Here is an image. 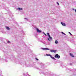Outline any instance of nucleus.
I'll return each mask as SVG.
<instances>
[{
  "mask_svg": "<svg viewBox=\"0 0 76 76\" xmlns=\"http://www.w3.org/2000/svg\"><path fill=\"white\" fill-rule=\"evenodd\" d=\"M55 58H60V56L58 55V54H56L55 55Z\"/></svg>",
  "mask_w": 76,
  "mask_h": 76,
  "instance_id": "nucleus-1",
  "label": "nucleus"
},
{
  "mask_svg": "<svg viewBox=\"0 0 76 76\" xmlns=\"http://www.w3.org/2000/svg\"><path fill=\"white\" fill-rule=\"evenodd\" d=\"M47 35H48L50 41H51L53 39H52V37H50V35L49 34V33H47Z\"/></svg>",
  "mask_w": 76,
  "mask_h": 76,
  "instance_id": "nucleus-2",
  "label": "nucleus"
},
{
  "mask_svg": "<svg viewBox=\"0 0 76 76\" xmlns=\"http://www.w3.org/2000/svg\"><path fill=\"white\" fill-rule=\"evenodd\" d=\"M36 30H37V32L40 33V32H42V31H41V30H39V29H38V28H37Z\"/></svg>",
  "mask_w": 76,
  "mask_h": 76,
  "instance_id": "nucleus-3",
  "label": "nucleus"
},
{
  "mask_svg": "<svg viewBox=\"0 0 76 76\" xmlns=\"http://www.w3.org/2000/svg\"><path fill=\"white\" fill-rule=\"evenodd\" d=\"M50 52H53V53H56L57 50H50Z\"/></svg>",
  "mask_w": 76,
  "mask_h": 76,
  "instance_id": "nucleus-4",
  "label": "nucleus"
},
{
  "mask_svg": "<svg viewBox=\"0 0 76 76\" xmlns=\"http://www.w3.org/2000/svg\"><path fill=\"white\" fill-rule=\"evenodd\" d=\"M70 55L72 57H75V56L73 55V54L72 53H70Z\"/></svg>",
  "mask_w": 76,
  "mask_h": 76,
  "instance_id": "nucleus-5",
  "label": "nucleus"
},
{
  "mask_svg": "<svg viewBox=\"0 0 76 76\" xmlns=\"http://www.w3.org/2000/svg\"><path fill=\"white\" fill-rule=\"evenodd\" d=\"M61 24L63 26H66V24L65 23H62V22L61 23Z\"/></svg>",
  "mask_w": 76,
  "mask_h": 76,
  "instance_id": "nucleus-6",
  "label": "nucleus"
},
{
  "mask_svg": "<svg viewBox=\"0 0 76 76\" xmlns=\"http://www.w3.org/2000/svg\"><path fill=\"white\" fill-rule=\"evenodd\" d=\"M55 43L56 44H58V41H57V40H55Z\"/></svg>",
  "mask_w": 76,
  "mask_h": 76,
  "instance_id": "nucleus-7",
  "label": "nucleus"
},
{
  "mask_svg": "<svg viewBox=\"0 0 76 76\" xmlns=\"http://www.w3.org/2000/svg\"><path fill=\"white\" fill-rule=\"evenodd\" d=\"M6 28L7 30H9V29H10V28H9V27H6Z\"/></svg>",
  "mask_w": 76,
  "mask_h": 76,
  "instance_id": "nucleus-8",
  "label": "nucleus"
},
{
  "mask_svg": "<svg viewBox=\"0 0 76 76\" xmlns=\"http://www.w3.org/2000/svg\"><path fill=\"white\" fill-rule=\"evenodd\" d=\"M50 57L53 59H54V60H56V59H55V58H54L53 57L51 56V55L50 56Z\"/></svg>",
  "mask_w": 76,
  "mask_h": 76,
  "instance_id": "nucleus-9",
  "label": "nucleus"
},
{
  "mask_svg": "<svg viewBox=\"0 0 76 76\" xmlns=\"http://www.w3.org/2000/svg\"><path fill=\"white\" fill-rule=\"evenodd\" d=\"M18 9L20 10H22L23 9L22 8H18Z\"/></svg>",
  "mask_w": 76,
  "mask_h": 76,
  "instance_id": "nucleus-10",
  "label": "nucleus"
},
{
  "mask_svg": "<svg viewBox=\"0 0 76 76\" xmlns=\"http://www.w3.org/2000/svg\"><path fill=\"white\" fill-rule=\"evenodd\" d=\"M46 55L47 56H50V57L51 56V55L48 54H46Z\"/></svg>",
  "mask_w": 76,
  "mask_h": 76,
  "instance_id": "nucleus-11",
  "label": "nucleus"
},
{
  "mask_svg": "<svg viewBox=\"0 0 76 76\" xmlns=\"http://www.w3.org/2000/svg\"><path fill=\"white\" fill-rule=\"evenodd\" d=\"M43 50H49V49L47 48H43Z\"/></svg>",
  "mask_w": 76,
  "mask_h": 76,
  "instance_id": "nucleus-12",
  "label": "nucleus"
},
{
  "mask_svg": "<svg viewBox=\"0 0 76 76\" xmlns=\"http://www.w3.org/2000/svg\"><path fill=\"white\" fill-rule=\"evenodd\" d=\"M62 34H64V35H66V34H65L63 32H61Z\"/></svg>",
  "mask_w": 76,
  "mask_h": 76,
  "instance_id": "nucleus-13",
  "label": "nucleus"
},
{
  "mask_svg": "<svg viewBox=\"0 0 76 76\" xmlns=\"http://www.w3.org/2000/svg\"><path fill=\"white\" fill-rule=\"evenodd\" d=\"M7 42H8V43H10V41H8Z\"/></svg>",
  "mask_w": 76,
  "mask_h": 76,
  "instance_id": "nucleus-14",
  "label": "nucleus"
},
{
  "mask_svg": "<svg viewBox=\"0 0 76 76\" xmlns=\"http://www.w3.org/2000/svg\"><path fill=\"white\" fill-rule=\"evenodd\" d=\"M48 41H50V40L49 38H48Z\"/></svg>",
  "mask_w": 76,
  "mask_h": 76,
  "instance_id": "nucleus-15",
  "label": "nucleus"
},
{
  "mask_svg": "<svg viewBox=\"0 0 76 76\" xmlns=\"http://www.w3.org/2000/svg\"><path fill=\"white\" fill-rule=\"evenodd\" d=\"M43 34H44V35H45L46 36V35H47V34H45V33L43 32Z\"/></svg>",
  "mask_w": 76,
  "mask_h": 76,
  "instance_id": "nucleus-16",
  "label": "nucleus"
},
{
  "mask_svg": "<svg viewBox=\"0 0 76 76\" xmlns=\"http://www.w3.org/2000/svg\"><path fill=\"white\" fill-rule=\"evenodd\" d=\"M69 33L70 34V35H72V34H71V33H70V32H69Z\"/></svg>",
  "mask_w": 76,
  "mask_h": 76,
  "instance_id": "nucleus-17",
  "label": "nucleus"
},
{
  "mask_svg": "<svg viewBox=\"0 0 76 76\" xmlns=\"http://www.w3.org/2000/svg\"><path fill=\"white\" fill-rule=\"evenodd\" d=\"M57 3L58 5H59V3H58L57 2Z\"/></svg>",
  "mask_w": 76,
  "mask_h": 76,
  "instance_id": "nucleus-18",
  "label": "nucleus"
},
{
  "mask_svg": "<svg viewBox=\"0 0 76 76\" xmlns=\"http://www.w3.org/2000/svg\"><path fill=\"white\" fill-rule=\"evenodd\" d=\"M36 60H38V59L36 58Z\"/></svg>",
  "mask_w": 76,
  "mask_h": 76,
  "instance_id": "nucleus-19",
  "label": "nucleus"
},
{
  "mask_svg": "<svg viewBox=\"0 0 76 76\" xmlns=\"http://www.w3.org/2000/svg\"><path fill=\"white\" fill-rule=\"evenodd\" d=\"M75 12H76V10H75Z\"/></svg>",
  "mask_w": 76,
  "mask_h": 76,
  "instance_id": "nucleus-20",
  "label": "nucleus"
},
{
  "mask_svg": "<svg viewBox=\"0 0 76 76\" xmlns=\"http://www.w3.org/2000/svg\"><path fill=\"white\" fill-rule=\"evenodd\" d=\"M73 10H74V9H73Z\"/></svg>",
  "mask_w": 76,
  "mask_h": 76,
  "instance_id": "nucleus-21",
  "label": "nucleus"
}]
</instances>
